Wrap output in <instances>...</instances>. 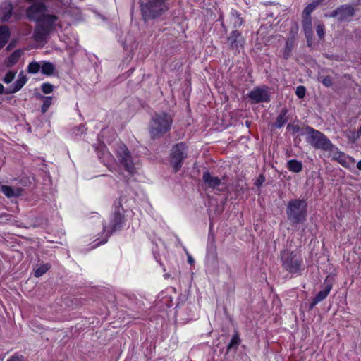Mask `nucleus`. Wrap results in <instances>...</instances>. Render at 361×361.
Returning <instances> with one entry per match:
<instances>
[{"mask_svg":"<svg viewBox=\"0 0 361 361\" xmlns=\"http://www.w3.org/2000/svg\"><path fill=\"white\" fill-rule=\"evenodd\" d=\"M361 136V126H360L357 133H353V142H355Z\"/></svg>","mask_w":361,"mask_h":361,"instance_id":"nucleus-40","label":"nucleus"},{"mask_svg":"<svg viewBox=\"0 0 361 361\" xmlns=\"http://www.w3.org/2000/svg\"><path fill=\"white\" fill-rule=\"evenodd\" d=\"M41 90H42V92L44 94H49V93L52 92V91L54 90V87L51 84H50L49 82H44V83L42 84Z\"/></svg>","mask_w":361,"mask_h":361,"instance_id":"nucleus-33","label":"nucleus"},{"mask_svg":"<svg viewBox=\"0 0 361 361\" xmlns=\"http://www.w3.org/2000/svg\"><path fill=\"white\" fill-rule=\"evenodd\" d=\"M293 47H294L293 40L288 39L286 42L285 47L283 50V57L285 59H288L290 58Z\"/></svg>","mask_w":361,"mask_h":361,"instance_id":"nucleus-24","label":"nucleus"},{"mask_svg":"<svg viewBox=\"0 0 361 361\" xmlns=\"http://www.w3.org/2000/svg\"><path fill=\"white\" fill-rule=\"evenodd\" d=\"M332 287V278L328 276L324 281L323 289L320 290L314 298H312V300L310 305V308L312 309L317 304L323 301L329 294Z\"/></svg>","mask_w":361,"mask_h":361,"instance_id":"nucleus-13","label":"nucleus"},{"mask_svg":"<svg viewBox=\"0 0 361 361\" xmlns=\"http://www.w3.org/2000/svg\"><path fill=\"white\" fill-rule=\"evenodd\" d=\"M301 135H305L307 142L317 149L326 151L331 146L332 142L327 136L311 126H306Z\"/></svg>","mask_w":361,"mask_h":361,"instance_id":"nucleus-7","label":"nucleus"},{"mask_svg":"<svg viewBox=\"0 0 361 361\" xmlns=\"http://www.w3.org/2000/svg\"><path fill=\"white\" fill-rule=\"evenodd\" d=\"M288 109L286 108L282 109L276 118V122L271 126L272 129L282 128L288 122Z\"/></svg>","mask_w":361,"mask_h":361,"instance_id":"nucleus-18","label":"nucleus"},{"mask_svg":"<svg viewBox=\"0 0 361 361\" xmlns=\"http://www.w3.org/2000/svg\"><path fill=\"white\" fill-rule=\"evenodd\" d=\"M319 1H312V3H310L305 7V8L304 10V13L307 16H310L311 14V13L319 6Z\"/></svg>","mask_w":361,"mask_h":361,"instance_id":"nucleus-30","label":"nucleus"},{"mask_svg":"<svg viewBox=\"0 0 361 361\" xmlns=\"http://www.w3.org/2000/svg\"><path fill=\"white\" fill-rule=\"evenodd\" d=\"M287 130L292 132L293 135H295L298 133H302L305 132V128L301 129L300 127L298 125H294L293 123H288L287 126Z\"/></svg>","mask_w":361,"mask_h":361,"instance_id":"nucleus-29","label":"nucleus"},{"mask_svg":"<svg viewBox=\"0 0 361 361\" xmlns=\"http://www.w3.org/2000/svg\"><path fill=\"white\" fill-rule=\"evenodd\" d=\"M51 266L49 264H44L40 265L35 271V276L39 277L45 274L49 269Z\"/></svg>","mask_w":361,"mask_h":361,"instance_id":"nucleus-27","label":"nucleus"},{"mask_svg":"<svg viewBox=\"0 0 361 361\" xmlns=\"http://www.w3.org/2000/svg\"><path fill=\"white\" fill-rule=\"evenodd\" d=\"M202 180L207 188L216 189L221 185V180L212 176L209 171H204L202 174Z\"/></svg>","mask_w":361,"mask_h":361,"instance_id":"nucleus-15","label":"nucleus"},{"mask_svg":"<svg viewBox=\"0 0 361 361\" xmlns=\"http://www.w3.org/2000/svg\"><path fill=\"white\" fill-rule=\"evenodd\" d=\"M305 93L306 88L304 86L300 85L296 88L295 94L298 98L302 99L305 96Z\"/></svg>","mask_w":361,"mask_h":361,"instance_id":"nucleus-35","label":"nucleus"},{"mask_svg":"<svg viewBox=\"0 0 361 361\" xmlns=\"http://www.w3.org/2000/svg\"><path fill=\"white\" fill-rule=\"evenodd\" d=\"M317 33L319 39H323L325 35V28L323 24H318L316 27Z\"/></svg>","mask_w":361,"mask_h":361,"instance_id":"nucleus-34","label":"nucleus"},{"mask_svg":"<svg viewBox=\"0 0 361 361\" xmlns=\"http://www.w3.org/2000/svg\"><path fill=\"white\" fill-rule=\"evenodd\" d=\"M188 262L190 264H192L195 262V260L192 258V257L188 253Z\"/></svg>","mask_w":361,"mask_h":361,"instance_id":"nucleus-41","label":"nucleus"},{"mask_svg":"<svg viewBox=\"0 0 361 361\" xmlns=\"http://www.w3.org/2000/svg\"><path fill=\"white\" fill-rule=\"evenodd\" d=\"M18 57L19 54L16 51L11 55V56L8 59V61L11 63L13 64L18 61Z\"/></svg>","mask_w":361,"mask_h":361,"instance_id":"nucleus-38","label":"nucleus"},{"mask_svg":"<svg viewBox=\"0 0 361 361\" xmlns=\"http://www.w3.org/2000/svg\"><path fill=\"white\" fill-rule=\"evenodd\" d=\"M282 267L288 273L295 275H302L303 270V259L300 255L291 250H283L280 254Z\"/></svg>","mask_w":361,"mask_h":361,"instance_id":"nucleus-6","label":"nucleus"},{"mask_svg":"<svg viewBox=\"0 0 361 361\" xmlns=\"http://www.w3.org/2000/svg\"><path fill=\"white\" fill-rule=\"evenodd\" d=\"M187 146L183 142H179L173 147L171 153V164L175 172L178 171L183 164V160L187 157Z\"/></svg>","mask_w":361,"mask_h":361,"instance_id":"nucleus-8","label":"nucleus"},{"mask_svg":"<svg viewBox=\"0 0 361 361\" xmlns=\"http://www.w3.org/2000/svg\"><path fill=\"white\" fill-rule=\"evenodd\" d=\"M41 72L42 74L46 75H51L54 74L56 68L54 65L49 61H41Z\"/></svg>","mask_w":361,"mask_h":361,"instance_id":"nucleus-22","label":"nucleus"},{"mask_svg":"<svg viewBox=\"0 0 361 361\" xmlns=\"http://www.w3.org/2000/svg\"><path fill=\"white\" fill-rule=\"evenodd\" d=\"M353 133H356L355 131H350L348 135V138L353 141Z\"/></svg>","mask_w":361,"mask_h":361,"instance_id":"nucleus-42","label":"nucleus"},{"mask_svg":"<svg viewBox=\"0 0 361 361\" xmlns=\"http://www.w3.org/2000/svg\"><path fill=\"white\" fill-rule=\"evenodd\" d=\"M7 197H18L21 194V191L19 189H13L12 187L8 185H2L0 189Z\"/></svg>","mask_w":361,"mask_h":361,"instance_id":"nucleus-21","label":"nucleus"},{"mask_svg":"<svg viewBox=\"0 0 361 361\" xmlns=\"http://www.w3.org/2000/svg\"><path fill=\"white\" fill-rule=\"evenodd\" d=\"M357 168L359 169V170H361V160L359 161L357 164Z\"/></svg>","mask_w":361,"mask_h":361,"instance_id":"nucleus-44","label":"nucleus"},{"mask_svg":"<svg viewBox=\"0 0 361 361\" xmlns=\"http://www.w3.org/2000/svg\"><path fill=\"white\" fill-rule=\"evenodd\" d=\"M322 83L325 86V87H329L332 85L333 82H332V79L330 76L327 75V76H325L324 78H322Z\"/></svg>","mask_w":361,"mask_h":361,"instance_id":"nucleus-37","label":"nucleus"},{"mask_svg":"<svg viewBox=\"0 0 361 361\" xmlns=\"http://www.w3.org/2000/svg\"><path fill=\"white\" fill-rule=\"evenodd\" d=\"M85 130H86L85 126L83 124H80L79 126L73 128V133L75 135H79L84 133Z\"/></svg>","mask_w":361,"mask_h":361,"instance_id":"nucleus-36","label":"nucleus"},{"mask_svg":"<svg viewBox=\"0 0 361 361\" xmlns=\"http://www.w3.org/2000/svg\"><path fill=\"white\" fill-rule=\"evenodd\" d=\"M248 97L255 103L268 102L270 97L267 91L264 89L256 87L253 89L249 94Z\"/></svg>","mask_w":361,"mask_h":361,"instance_id":"nucleus-14","label":"nucleus"},{"mask_svg":"<svg viewBox=\"0 0 361 361\" xmlns=\"http://www.w3.org/2000/svg\"><path fill=\"white\" fill-rule=\"evenodd\" d=\"M355 15V8L350 4H344L333 11L330 17H338L341 22L350 21Z\"/></svg>","mask_w":361,"mask_h":361,"instance_id":"nucleus-12","label":"nucleus"},{"mask_svg":"<svg viewBox=\"0 0 361 361\" xmlns=\"http://www.w3.org/2000/svg\"><path fill=\"white\" fill-rule=\"evenodd\" d=\"M287 219L290 224L295 227L307 221V204L305 200L293 199L290 200L286 207Z\"/></svg>","mask_w":361,"mask_h":361,"instance_id":"nucleus-3","label":"nucleus"},{"mask_svg":"<svg viewBox=\"0 0 361 361\" xmlns=\"http://www.w3.org/2000/svg\"><path fill=\"white\" fill-rule=\"evenodd\" d=\"M286 167L289 171L293 173H300L303 169L302 163L297 159H290L288 161Z\"/></svg>","mask_w":361,"mask_h":361,"instance_id":"nucleus-20","label":"nucleus"},{"mask_svg":"<svg viewBox=\"0 0 361 361\" xmlns=\"http://www.w3.org/2000/svg\"><path fill=\"white\" fill-rule=\"evenodd\" d=\"M16 72H15V71H8L6 74L5 77L4 78L3 81L6 84L11 82L13 80V79L16 76Z\"/></svg>","mask_w":361,"mask_h":361,"instance_id":"nucleus-32","label":"nucleus"},{"mask_svg":"<svg viewBox=\"0 0 361 361\" xmlns=\"http://www.w3.org/2000/svg\"><path fill=\"white\" fill-rule=\"evenodd\" d=\"M27 78L23 72H20L18 75V78L14 82L13 85L6 89V94H13L19 91L27 82Z\"/></svg>","mask_w":361,"mask_h":361,"instance_id":"nucleus-17","label":"nucleus"},{"mask_svg":"<svg viewBox=\"0 0 361 361\" xmlns=\"http://www.w3.org/2000/svg\"><path fill=\"white\" fill-rule=\"evenodd\" d=\"M11 36L9 28L6 25L0 26V49L8 42Z\"/></svg>","mask_w":361,"mask_h":361,"instance_id":"nucleus-19","label":"nucleus"},{"mask_svg":"<svg viewBox=\"0 0 361 361\" xmlns=\"http://www.w3.org/2000/svg\"><path fill=\"white\" fill-rule=\"evenodd\" d=\"M23 356L18 354H15L8 358L6 361H23Z\"/></svg>","mask_w":361,"mask_h":361,"instance_id":"nucleus-39","label":"nucleus"},{"mask_svg":"<svg viewBox=\"0 0 361 361\" xmlns=\"http://www.w3.org/2000/svg\"><path fill=\"white\" fill-rule=\"evenodd\" d=\"M125 221L123 209L122 208L121 202H118V204L116 205L114 212L110 219L109 226H107L106 225L103 226V231L105 233L104 238L94 244L92 246V249L96 248L100 245L106 243L108 238L113 232L119 231L122 228L125 224Z\"/></svg>","mask_w":361,"mask_h":361,"instance_id":"nucleus-5","label":"nucleus"},{"mask_svg":"<svg viewBox=\"0 0 361 361\" xmlns=\"http://www.w3.org/2000/svg\"><path fill=\"white\" fill-rule=\"evenodd\" d=\"M231 21L233 24V27L235 28L240 27L244 23L243 18L240 16V14L236 10H231Z\"/></svg>","mask_w":361,"mask_h":361,"instance_id":"nucleus-23","label":"nucleus"},{"mask_svg":"<svg viewBox=\"0 0 361 361\" xmlns=\"http://www.w3.org/2000/svg\"><path fill=\"white\" fill-rule=\"evenodd\" d=\"M116 154L121 164L125 167V169L130 173H133L135 171V165L126 146L123 144L119 145L116 149Z\"/></svg>","mask_w":361,"mask_h":361,"instance_id":"nucleus-11","label":"nucleus"},{"mask_svg":"<svg viewBox=\"0 0 361 361\" xmlns=\"http://www.w3.org/2000/svg\"><path fill=\"white\" fill-rule=\"evenodd\" d=\"M173 123L172 116L166 112L154 114L151 118L149 127V134L153 139L162 137L168 133Z\"/></svg>","mask_w":361,"mask_h":361,"instance_id":"nucleus-4","label":"nucleus"},{"mask_svg":"<svg viewBox=\"0 0 361 361\" xmlns=\"http://www.w3.org/2000/svg\"><path fill=\"white\" fill-rule=\"evenodd\" d=\"M4 87L3 85L0 84V94H1L4 92Z\"/></svg>","mask_w":361,"mask_h":361,"instance_id":"nucleus-43","label":"nucleus"},{"mask_svg":"<svg viewBox=\"0 0 361 361\" xmlns=\"http://www.w3.org/2000/svg\"><path fill=\"white\" fill-rule=\"evenodd\" d=\"M41 61H32L28 64L27 71L29 73L36 74L41 70Z\"/></svg>","mask_w":361,"mask_h":361,"instance_id":"nucleus-25","label":"nucleus"},{"mask_svg":"<svg viewBox=\"0 0 361 361\" xmlns=\"http://www.w3.org/2000/svg\"><path fill=\"white\" fill-rule=\"evenodd\" d=\"M13 7L11 2L4 1L0 4V19L2 22L8 21L11 17Z\"/></svg>","mask_w":361,"mask_h":361,"instance_id":"nucleus-16","label":"nucleus"},{"mask_svg":"<svg viewBox=\"0 0 361 361\" xmlns=\"http://www.w3.org/2000/svg\"><path fill=\"white\" fill-rule=\"evenodd\" d=\"M304 31L306 37L307 38L310 37L312 35V24L311 19H305L304 23Z\"/></svg>","mask_w":361,"mask_h":361,"instance_id":"nucleus-31","label":"nucleus"},{"mask_svg":"<svg viewBox=\"0 0 361 361\" xmlns=\"http://www.w3.org/2000/svg\"><path fill=\"white\" fill-rule=\"evenodd\" d=\"M326 152L329 153V157H331L333 160L337 161L345 168H350L355 163L354 158L340 151L333 143H331V146L329 147Z\"/></svg>","mask_w":361,"mask_h":361,"instance_id":"nucleus-10","label":"nucleus"},{"mask_svg":"<svg viewBox=\"0 0 361 361\" xmlns=\"http://www.w3.org/2000/svg\"><path fill=\"white\" fill-rule=\"evenodd\" d=\"M140 8L145 22L159 18L169 9V0H141Z\"/></svg>","mask_w":361,"mask_h":361,"instance_id":"nucleus-2","label":"nucleus"},{"mask_svg":"<svg viewBox=\"0 0 361 361\" xmlns=\"http://www.w3.org/2000/svg\"><path fill=\"white\" fill-rule=\"evenodd\" d=\"M47 6L42 2H36L27 8L26 14L30 20L36 22L32 37L39 43H46L49 35L57 25L58 17L44 14Z\"/></svg>","mask_w":361,"mask_h":361,"instance_id":"nucleus-1","label":"nucleus"},{"mask_svg":"<svg viewBox=\"0 0 361 361\" xmlns=\"http://www.w3.org/2000/svg\"><path fill=\"white\" fill-rule=\"evenodd\" d=\"M240 338L238 333H235L233 336L230 341V343L228 345V350H230L233 348H237L238 346L240 344Z\"/></svg>","mask_w":361,"mask_h":361,"instance_id":"nucleus-26","label":"nucleus"},{"mask_svg":"<svg viewBox=\"0 0 361 361\" xmlns=\"http://www.w3.org/2000/svg\"><path fill=\"white\" fill-rule=\"evenodd\" d=\"M44 101L43 104L42 106L41 111L44 114L47 111L48 109L51 106L52 103L53 98L52 97H42Z\"/></svg>","mask_w":361,"mask_h":361,"instance_id":"nucleus-28","label":"nucleus"},{"mask_svg":"<svg viewBox=\"0 0 361 361\" xmlns=\"http://www.w3.org/2000/svg\"><path fill=\"white\" fill-rule=\"evenodd\" d=\"M245 42V38L241 32L236 30L232 31L227 37L228 49L235 55L240 54L244 49Z\"/></svg>","mask_w":361,"mask_h":361,"instance_id":"nucleus-9","label":"nucleus"}]
</instances>
